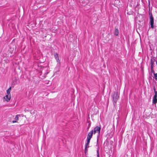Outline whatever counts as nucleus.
Listing matches in <instances>:
<instances>
[{
	"label": "nucleus",
	"instance_id": "f257e3e1",
	"mask_svg": "<svg viewBox=\"0 0 157 157\" xmlns=\"http://www.w3.org/2000/svg\"><path fill=\"white\" fill-rule=\"evenodd\" d=\"M150 24L151 26V27L153 29L154 28V18L152 16V14H150Z\"/></svg>",
	"mask_w": 157,
	"mask_h": 157
},
{
	"label": "nucleus",
	"instance_id": "f03ea898",
	"mask_svg": "<svg viewBox=\"0 0 157 157\" xmlns=\"http://www.w3.org/2000/svg\"><path fill=\"white\" fill-rule=\"evenodd\" d=\"M101 127L98 126H96L95 127L94 129V134L96 133H98V135L99 134L101 130Z\"/></svg>",
	"mask_w": 157,
	"mask_h": 157
},
{
	"label": "nucleus",
	"instance_id": "7ed1b4c3",
	"mask_svg": "<svg viewBox=\"0 0 157 157\" xmlns=\"http://www.w3.org/2000/svg\"><path fill=\"white\" fill-rule=\"evenodd\" d=\"M118 98V96L117 94L116 93L114 94L113 96V100L114 103H113L114 105V103H116L117 101Z\"/></svg>",
	"mask_w": 157,
	"mask_h": 157
},
{
	"label": "nucleus",
	"instance_id": "20e7f679",
	"mask_svg": "<svg viewBox=\"0 0 157 157\" xmlns=\"http://www.w3.org/2000/svg\"><path fill=\"white\" fill-rule=\"evenodd\" d=\"M155 60L154 59L152 58L151 59V71L152 72H153V68L154 67V65L155 64Z\"/></svg>",
	"mask_w": 157,
	"mask_h": 157
},
{
	"label": "nucleus",
	"instance_id": "39448f33",
	"mask_svg": "<svg viewBox=\"0 0 157 157\" xmlns=\"http://www.w3.org/2000/svg\"><path fill=\"white\" fill-rule=\"evenodd\" d=\"M54 56L56 60V61H57L58 64L59 65H60V60L59 59V57L58 56V55L57 54V53H55L54 55Z\"/></svg>",
	"mask_w": 157,
	"mask_h": 157
},
{
	"label": "nucleus",
	"instance_id": "423d86ee",
	"mask_svg": "<svg viewBox=\"0 0 157 157\" xmlns=\"http://www.w3.org/2000/svg\"><path fill=\"white\" fill-rule=\"evenodd\" d=\"M11 98V95H7L4 97V100L7 102H8Z\"/></svg>",
	"mask_w": 157,
	"mask_h": 157
},
{
	"label": "nucleus",
	"instance_id": "0eeeda50",
	"mask_svg": "<svg viewBox=\"0 0 157 157\" xmlns=\"http://www.w3.org/2000/svg\"><path fill=\"white\" fill-rule=\"evenodd\" d=\"M93 133V130H92L90 132H89L87 135V139L90 140L92 136Z\"/></svg>",
	"mask_w": 157,
	"mask_h": 157
},
{
	"label": "nucleus",
	"instance_id": "6e6552de",
	"mask_svg": "<svg viewBox=\"0 0 157 157\" xmlns=\"http://www.w3.org/2000/svg\"><path fill=\"white\" fill-rule=\"evenodd\" d=\"M157 92H155V94L154 96V97L153 99V101L154 104H155L157 102Z\"/></svg>",
	"mask_w": 157,
	"mask_h": 157
},
{
	"label": "nucleus",
	"instance_id": "1a4fd4ad",
	"mask_svg": "<svg viewBox=\"0 0 157 157\" xmlns=\"http://www.w3.org/2000/svg\"><path fill=\"white\" fill-rule=\"evenodd\" d=\"M11 87H10L6 91L8 95H10L11 94H10V91L11 90Z\"/></svg>",
	"mask_w": 157,
	"mask_h": 157
},
{
	"label": "nucleus",
	"instance_id": "9d476101",
	"mask_svg": "<svg viewBox=\"0 0 157 157\" xmlns=\"http://www.w3.org/2000/svg\"><path fill=\"white\" fill-rule=\"evenodd\" d=\"M114 34L115 35L117 36L118 34V30L117 29H115L114 32Z\"/></svg>",
	"mask_w": 157,
	"mask_h": 157
},
{
	"label": "nucleus",
	"instance_id": "9b49d317",
	"mask_svg": "<svg viewBox=\"0 0 157 157\" xmlns=\"http://www.w3.org/2000/svg\"><path fill=\"white\" fill-rule=\"evenodd\" d=\"M90 139H87V142L86 145V147H89V145L90 142Z\"/></svg>",
	"mask_w": 157,
	"mask_h": 157
},
{
	"label": "nucleus",
	"instance_id": "f8f14e48",
	"mask_svg": "<svg viewBox=\"0 0 157 157\" xmlns=\"http://www.w3.org/2000/svg\"><path fill=\"white\" fill-rule=\"evenodd\" d=\"M20 116V115H16V116L15 117V120H16V121H18L19 119V116Z\"/></svg>",
	"mask_w": 157,
	"mask_h": 157
},
{
	"label": "nucleus",
	"instance_id": "ddd939ff",
	"mask_svg": "<svg viewBox=\"0 0 157 157\" xmlns=\"http://www.w3.org/2000/svg\"><path fill=\"white\" fill-rule=\"evenodd\" d=\"M154 78L156 80H157V73L154 74Z\"/></svg>",
	"mask_w": 157,
	"mask_h": 157
},
{
	"label": "nucleus",
	"instance_id": "4468645a",
	"mask_svg": "<svg viewBox=\"0 0 157 157\" xmlns=\"http://www.w3.org/2000/svg\"><path fill=\"white\" fill-rule=\"evenodd\" d=\"M89 147H86V146L85 148V152L86 153V152L87 151V148Z\"/></svg>",
	"mask_w": 157,
	"mask_h": 157
},
{
	"label": "nucleus",
	"instance_id": "2eb2a0df",
	"mask_svg": "<svg viewBox=\"0 0 157 157\" xmlns=\"http://www.w3.org/2000/svg\"><path fill=\"white\" fill-rule=\"evenodd\" d=\"M97 157H99V150H98V149L97 150Z\"/></svg>",
	"mask_w": 157,
	"mask_h": 157
},
{
	"label": "nucleus",
	"instance_id": "dca6fc26",
	"mask_svg": "<svg viewBox=\"0 0 157 157\" xmlns=\"http://www.w3.org/2000/svg\"><path fill=\"white\" fill-rule=\"evenodd\" d=\"M16 122H17V121H16V120H15V121H12V122H13V123H16Z\"/></svg>",
	"mask_w": 157,
	"mask_h": 157
}]
</instances>
